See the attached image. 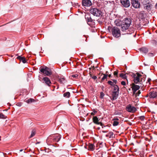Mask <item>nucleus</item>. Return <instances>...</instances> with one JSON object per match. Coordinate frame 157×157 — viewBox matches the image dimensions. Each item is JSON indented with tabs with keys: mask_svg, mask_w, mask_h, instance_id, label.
Masks as SVG:
<instances>
[{
	"mask_svg": "<svg viewBox=\"0 0 157 157\" xmlns=\"http://www.w3.org/2000/svg\"><path fill=\"white\" fill-rule=\"evenodd\" d=\"M149 97L153 103L157 105L156 101H157V88L156 87L151 88L150 92L149 93Z\"/></svg>",
	"mask_w": 157,
	"mask_h": 157,
	"instance_id": "f257e3e1",
	"label": "nucleus"
},
{
	"mask_svg": "<svg viewBox=\"0 0 157 157\" xmlns=\"http://www.w3.org/2000/svg\"><path fill=\"white\" fill-rule=\"evenodd\" d=\"M60 134H57L52 136H49L47 138L46 141L49 143H56L58 142L61 139Z\"/></svg>",
	"mask_w": 157,
	"mask_h": 157,
	"instance_id": "f03ea898",
	"label": "nucleus"
},
{
	"mask_svg": "<svg viewBox=\"0 0 157 157\" xmlns=\"http://www.w3.org/2000/svg\"><path fill=\"white\" fill-rule=\"evenodd\" d=\"M90 13L94 16L98 17H101L102 15V13L98 9L92 6L90 9Z\"/></svg>",
	"mask_w": 157,
	"mask_h": 157,
	"instance_id": "7ed1b4c3",
	"label": "nucleus"
},
{
	"mask_svg": "<svg viewBox=\"0 0 157 157\" xmlns=\"http://www.w3.org/2000/svg\"><path fill=\"white\" fill-rule=\"evenodd\" d=\"M126 23L124 24L122 22L121 23V30L122 31L124 32V34H131L133 32V30L131 31V29H129V28L130 26H128Z\"/></svg>",
	"mask_w": 157,
	"mask_h": 157,
	"instance_id": "20e7f679",
	"label": "nucleus"
},
{
	"mask_svg": "<svg viewBox=\"0 0 157 157\" xmlns=\"http://www.w3.org/2000/svg\"><path fill=\"white\" fill-rule=\"evenodd\" d=\"M40 70L41 73L47 76H49L52 74L51 69L46 66H41Z\"/></svg>",
	"mask_w": 157,
	"mask_h": 157,
	"instance_id": "39448f33",
	"label": "nucleus"
},
{
	"mask_svg": "<svg viewBox=\"0 0 157 157\" xmlns=\"http://www.w3.org/2000/svg\"><path fill=\"white\" fill-rule=\"evenodd\" d=\"M85 18L87 24L91 27H95V23L94 20L91 18L89 14H87L85 15Z\"/></svg>",
	"mask_w": 157,
	"mask_h": 157,
	"instance_id": "423d86ee",
	"label": "nucleus"
},
{
	"mask_svg": "<svg viewBox=\"0 0 157 157\" xmlns=\"http://www.w3.org/2000/svg\"><path fill=\"white\" fill-rule=\"evenodd\" d=\"M112 33L113 36L117 38L120 36V29L117 27H113L111 29Z\"/></svg>",
	"mask_w": 157,
	"mask_h": 157,
	"instance_id": "0eeeda50",
	"label": "nucleus"
},
{
	"mask_svg": "<svg viewBox=\"0 0 157 157\" xmlns=\"http://www.w3.org/2000/svg\"><path fill=\"white\" fill-rule=\"evenodd\" d=\"M92 120L93 122L95 124L98 125H100L102 126V128L106 126H105L104 124L102 123L99 122L100 119H98V117L97 116H94L93 117Z\"/></svg>",
	"mask_w": 157,
	"mask_h": 157,
	"instance_id": "6e6552de",
	"label": "nucleus"
},
{
	"mask_svg": "<svg viewBox=\"0 0 157 157\" xmlns=\"http://www.w3.org/2000/svg\"><path fill=\"white\" fill-rule=\"evenodd\" d=\"M121 6L125 8H128L130 6V4L129 0H120Z\"/></svg>",
	"mask_w": 157,
	"mask_h": 157,
	"instance_id": "1a4fd4ad",
	"label": "nucleus"
},
{
	"mask_svg": "<svg viewBox=\"0 0 157 157\" xmlns=\"http://www.w3.org/2000/svg\"><path fill=\"white\" fill-rule=\"evenodd\" d=\"M131 3L135 8H139L140 7V3L138 0H131Z\"/></svg>",
	"mask_w": 157,
	"mask_h": 157,
	"instance_id": "9d476101",
	"label": "nucleus"
},
{
	"mask_svg": "<svg viewBox=\"0 0 157 157\" xmlns=\"http://www.w3.org/2000/svg\"><path fill=\"white\" fill-rule=\"evenodd\" d=\"M126 109L128 112L132 113L135 112L137 110L136 107L132 106L130 105H129L126 107Z\"/></svg>",
	"mask_w": 157,
	"mask_h": 157,
	"instance_id": "9b49d317",
	"label": "nucleus"
},
{
	"mask_svg": "<svg viewBox=\"0 0 157 157\" xmlns=\"http://www.w3.org/2000/svg\"><path fill=\"white\" fill-rule=\"evenodd\" d=\"M42 80L44 81L43 82L48 86H50L52 84V82L49 78L47 77H44Z\"/></svg>",
	"mask_w": 157,
	"mask_h": 157,
	"instance_id": "f8f14e48",
	"label": "nucleus"
},
{
	"mask_svg": "<svg viewBox=\"0 0 157 157\" xmlns=\"http://www.w3.org/2000/svg\"><path fill=\"white\" fill-rule=\"evenodd\" d=\"M82 5L83 6H90L92 5V3L90 0H82Z\"/></svg>",
	"mask_w": 157,
	"mask_h": 157,
	"instance_id": "ddd939ff",
	"label": "nucleus"
},
{
	"mask_svg": "<svg viewBox=\"0 0 157 157\" xmlns=\"http://www.w3.org/2000/svg\"><path fill=\"white\" fill-rule=\"evenodd\" d=\"M119 92L113 91L111 93V98H110L112 101L116 100L118 98L119 95Z\"/></svg>",
	"mask_w": 157,
	"mask_h": 157,
	"instance_id": "4468645a",
	"label": "nucleus"
},
{
	"mask_svg": "<svg viewBox=\"0 0 157 157\" xmlns=\"http://www.w3.org/2000/svg\"><path fill=\"white\" fill-rule=\"evenodd\" d=\"M146 16V14L144 11L140 12L138 15V17L140 19L143 20L145 18Z\"/></svg>",
	"mask_w": 157,
	"mask_h": 157,
	"instance_id": "2eb2a0df",
	"label": "nucleus"
},
{
	"mask_svg": "<svg viewBox=\"0 0 157 157\" xmlns=\"http://www.w3.org/2000/svg\"><path fill=\"white\" fill-rule=\"evenodd\" d=\"M136 74L137 75V77H136V78L133 79V81L136 84H137L138 82H140V78L142 76V75L138 73H137Z\"/></svg>",
	"mask_w": 157,
	"mask_h": 157,
	"instance_id": "dca6fc26",
	"label": "nucleus"
},
{
	"mask_svg": "<svg viewBox=\"0 0 157 157\" xmlns=\"http://www.w3.org/2000/svg\"><path fill=\"white\" fill-rule=\"evenodd\" d=\"M152 6V4L151 3L148 2L144 5V9L146 10L149 12V11H150L151 10Z\"/></svg>",
	"mask_w": 157,
	"mask_h": 157,
	"instance_id": "f3484780",
	"label": "nucleus"
},
{
	"mask_svg": "<svg viewBox=\"0 0 157 157\" xmlns=\"http://www.w3.org/2000/svg\"><path fill=\"white\" fill-rule=\"evenodd\" d=\"M122 22H123V23H126L127 25H128V26H130L131 23V20L130 18L125 17L122 20Z\"/></svg>",
	"mask_w": 157,
	"mask_h": 157,
	"instance_id": "a211bd4d",
	"label": "nucleus"
},
{
	"mask_svg": "<svg viewBox=\"0 0 157 157\" xmlns=\"http://www.w3.org/2000/svg\"><path fill=\"white\" fill-rule=\"evenodd\" d=\"M17 59L24 63H25L27 62V60L25 57L22 56H18L17 57Z\"/></svg>",
	"mask_w": 157,
	"mask_h": 157,
	"instance_id": "6ab92c4d",
	"label": "nucleus"
},
{
	"mask_svg": "<svg viewBox=\"0 0 157 157\" xmlns=\"http://www.w3.org/2000/svg\"><path fill=\"white\" fill-rule=\"evenodd\" d=\"M132 90H135L136 91L138 90L140 88V86L139 85H135L134 83L132 84Z\"/></svg>",
	"mask_w": 157,
	"mask_h": 157,
	"instance_id": "aec40b11",
	"label": "nucleus"
},
{
	"mask_svg": "<svg viewBox=\"0 0 157 157\" xmlns=\"http://www.w3.org/2000/svg\"><path fill=\"white\" fill-rule=\"evenodd\" d=\"M139 50L140 52L144 53H147L148 52V49L147 48L144 47H143L140 48Z\"/></svg>",
	"mask_w": 157,
	"mask_h": 157,
	"instance_id": "412c9836",
	"label": "nucleus"
},
{
	"mask_svg": "<svg viewBox=\"0 0 157 157\" xmlns=\"http://www.w3.org/2000/svg\"><path fill=\"white\" fill-rule=\"evenodd\" d=\"M95 147L94 144H89V148L88 149V150L91 151H93L94 150Z\"/></svg>",
	"mask_w": 157,
	"mask_h": 157,
	"instance_id": "4be33fe9",
	"label": "nucleus"
},
{
	"mask_svg": "<svg viewBox=\"0 0 157 157\" xmlns=\"http://www.w3.org/2000/svg\"><path fill=\"white\" fill-rule=\"evenodd\" d=\"M59 81L60 83L64 84L66 82V79L64 77H61L59 78Z\"/></svg>",
	"mask_w": 157,
	"mask_h": 157,
	"instance_id": "5701e85b",
	"label": "nucleus"
},
{
	"mask_svg": "<svg viewBox=\"0 0 157 157\" xmlns=\"http://www.w3.org/2000/svg\"><path fill=\"white\" fill-rule=\"evenodd\" d=\"M152 124H155V125H156V121L157 120L156 119L155 117V115H152Z\"/></svg>",
	"mask_w": 157,
	"mask_h": 157,
	"instance_id": "b1692460",
	"label": "nucleus"
},
{
	"mask_svg": "<svg viewBox=\"0 0 157 157\" xmlns=\"http://www.w3.org/2000/svg\"><path fill=\"white\" fill-rule=\"evenodd\" d=\"M114 87L113 90L114 91L119 92V88L117 85H115L114 86H113Z\"/></svg>",
	"mask_w": 157,
	"mask_h": 157,
	"instance_id": "393cba45",
	"label": "nucleus"
},
{
	"mask_svg": "<svg viewBox=\"0 0 157 157\" xmlns=\"http://www.w3.org/2000/svg\"><path fill=\"white\" fill-rule=\"evenodd\" d=\"M126 74H127L126 73L125 74H124L123 73H121L119 75L120 77L122 78L123 79H126L128 81V80L127 79V76L126 75Z\"/></svg>",
	"mask_w": 157,
	"mask_h": 157,
	"instance_id": "a878e982",
	"label": "nucleus"
},
{
	"mask_svg": "<svg viewBox=\"0 0 157 157\" xmlns=\"http://www.w3.org/2000/svg\"><path fill=\"white\" fill-rule=\"evenodd\" d=\"M63 96L66 98H69L71 96V94L69 92H67L63 94Z\"/></svg>",
	"mask_w": 157,
	"mask_h": 157,
	"instance_id": "bb28decb",
	"label": "nucleus"
},
{
	"mask_svg": "<svg viewBox=\"0 0 157 157\" xmlns=\"http://www.w3.org/2000/svg\"><path fill=\"white\" fill-rule=\"evenodd\" d=\"M157 41L155 40H151V43L154 46H156L157 44Z\"/></svg>",
	"mask_w": 157,
	"mask_h": 157,
	"instance_id": "cd10ccee",
	"label": "nucleus"
},
{
	"mask_svg": "<svg viewBox=\"0 0 157 157\" xmlns=\"http://www.w3.org/2000/svg\"><path fill=\"white\" fill-rule=\"evenodd\" d=\"M35 101V100L33 99L30 98L28 100H27L26 102L27 103H31L32 102H34Z\"/></svg>",
	"mask_w": 157,
	"mask_h": 157,
	"instance_id": "c85d7f7f",
	"label": "nucleus"
},
{
	"mask_svg": "<svg viewBox=\"0 0 157 157\" xmlns=\"http://www.w3.org/2000/svg\"><path fill=\"white\" fill-rule=\"evenodd\" d=\"M130 75L134 79H135L136 78V77H137V75L136 74V73L134 74L132 72L130 73Z\"/></svg>",
	"mask_w": 157,
	"mask_h": 157,
	"instance_id": "c756f323",
	"label": "nucleus"
},
{
	"mask_svg": "<svg viewBox=\"0 0 157 157\" xmlns=\"http://www.w3.org/2000/svg\"><path fill=\"white\" fill-rule=\"evenodd\" d=\"M36 134V131L34 130H33L31 134V135L30 136V137H29V138H31L34 136Z\"/></svg>",
	"mask_w": 157,
	"mask_h": 157,
	"instance_id": "7c9ffc66",
	"label": "nucleus"
},
{
	"mask_svg": "<svg viewBox=\"0 0 157 157\" xmlns=\"http://www.w3.org/2000/svg\"><path fill=\"white\" fill-rule=\"evenodd\" d=\"M102 75H103V77L102 78H101V82H103V81L105 79H106L107 78V74H102Z\"/></svg>",
	"mask_w": 157,
	"mask_h": 157,
	"instance_id": "2f4dec72",
	"label": "nucleus"
},
{
	"mask_svg": "<svg viewBox=\"0 0 157 157\" xmlns=\"http://www.w3.org/2000/svg\"><path fill=\"white\" fill-rule=\"evenodd\" d=\"M7 117L6 116L3 114L2 113H0V118L3 119H5Z\"/></svg>",
	"mask_w": 157,
	"mask_h": 157,
	"instance_id": "473e14b6",
	"label": "nucleus"
},
{
	"mask_svg": "<svg viewBox=\"0 0 157 157\" xmlns=\"http://www.w3.org/2000/svg\"><path fill=\"white\" fill-rule=\"evenodd\" d=\"M107 83L108 84L110 85L111 86H114L115 84L113 83V82H112L111 81L109 80L108 81Z\"/></svg>",
	"mask_w": 157,
	"mask_h": 157,
	"instance_id": "72a5a7b5",
	"label": "nucleus"
},
{
	"mask_svg": "<svg viewBox=\"0 0 157 157\" xmlns=\"http://www.w3.org/2000/svg\"><path fill=\"white\" fill-rule=\"evenodd\" d=\"M119 122L116 121H114L113 123V126H116L119 124Z\"/></svg>",
	"mask_w": 157,
	"mask_h": 157,
	"instance_id": "f704fd0d",
	"label": "nucleus"
},
{
	"mask_svg": "<svg viewBox=\"0 0 157 157\" xmlns=\"http://www.w3.org/2000/svg\"><path fill=\"white\" fill-rule=\"evenodd\" d=\"M104 95H105V94L102 92H100V98L103 99Z\"/></svg>",
	"mask_w": 157,
	"mask_h": 157,
	"instance_id": "c9c22d12",
	"label": "nucleus"
},
{
	"mask_svg": "<svg viewBox=\"0 0 157 157\" xmlns=\"http://www.w3.org/2000/svg\"><path fill=\"white\" fill-rule=\"evenodd\" d=\"M109 138H113V132H109Z\"/></svg>",
	"mask_w": 157,
	"mask_h": 157,
	"instance_id": "e433bc0d",
	"label": "nucleus"
},
{
	"mask_svg": "<svg viewBox=\"0 0 157 157\" xmlns=\"http://www.w3.org/2000/svg\"><path fill=\"white\" fill-rule=\"evenodd\" d=\"M114 22H115V24H116V25H117V26L121 25V23H120V22H119L118 21H117V20L115 21Z\"/></svg>",
	"mask_w": 157,
	"mask_h": 157,
	"instance_id": "4c0bfd02",
	"label": "nucleus"
},
{
	"mask_svg": "<svg viewBox=\"0 0 157 157\" xmlns=\"http://www.w3.org/2000/svg\"><path fill=\"white\" fill-rule=\"evenodd\" d=\"M118 71H115L113 72V75L117 77H118Z\"/></svg>",
	"mask_w": 157,
	"mask_h": 157,
	"instance_id": "58836bf2",
	"label": "nucleus"
},
{
	"mask_svg": "<svg viewBox=\"0 0 157 157\" xmlns=\"http://www.w3.org/2000/svg\"><path fill=\"white\" fill-rule=\"evenodd\" d=\"M139 119L142 121H144L145 118L144 116H141L139 117Z\"/></svg>",
	"mask_w": 157,
	"mask_h": 157,
	"instance_id": "ea45409f",
	"label": "nucleus"
},
{
	"mask_svg": "<svg viewBox=\"0 0 157 157\" xmlns=\"http://www.w3.org/2000/svg\"><path fill=\"white\" fill-rule=\"evenodd\" d=\"M71 76L74 78H76L78 77V75L77 74L75 75H72Z\"/></svg>",
	"mask_w": 157,
	"mask_h": 157,
	"instance_id": "a19ab883",
	"label": "nucleus"
},
{
	"mask_svg": "<svg viewBox=\"0 0 157 157\" xmlns=\"http://www.w3.org/2000/svg\"><path fill=\"white\" fill-rule=\"evenodd\" d=\"M148 56H154V54L152 53H149L148 54Z\"/></svg>",
	"mask_w": 157,
	"mask_h": 157,
	"instance_id": "79ce46f5",
	"label": "nucleus"
},
{
	"mask_svg": "<svg viewBox=\"0 0 157 157\" xmlns=\"http://www.w3.org/2000/svg\"><path fill=\"white\" fill-rule=\"evenodd\" d=\"M121 83L122 85L125 86L126 85V82L124 81H122L121 82Z\"/></svg>",
	"mask_w": 157,
	"mask_h": 157,
	"instance_id": "37998d69",
	"label": "nucleus"
},
{
	"mask_svg": "<svg viewBox=\"0 0 157 157\" xmlns=\"http://www.w3.org/2000/svg\"><path fill=\"white\" fill-rule=\"evenodd\" d=\"M140 93L141 92L139 90L136 92V95H137V96H139V94H140Z\"/></svg>",
	"mask_w": 157,
	"mask_h": 157,
	"instance_id": "c03bdc74",
	"label": "nucleus"
},
{
	"mask_svg": "<svg viewBox=\"0 0 157 157\" xmlns=\"http://www.w3.org/2000/svg\"><path fill=\"white\" fill-rule=\"evenodd\" d=\"M111 80L113 81V83H115V84H116L117 83V81L116 80V79H111Z\"/></svg>",
	"mask_w": 157,
	"mask_h": 157,
	"instance_id": "a18cd8bd",
	"label": "nucleus"
},
{
	"mask_svg": "<svg viewBox=\"0 0 157 157\" xmlns=\"http://www.w3.org/2000/svg\"><path fill=\"white\" fill-rule=\"evenodd\" d=\"M22 103L21 102L17 103L16 105L19 106H21V105Z\"/></svg>",
	"mask_w": 157,
	"mask_h": 157,
	"instance_id": "49530a36",
	"label": "nucleus"
},
{
	"mask_svg": "<svg viewBox=\"0 0 157 157\" xmlns=\"http://www.w3.org/2000/svg\"><path fill=\"white\" fill-rule=\"evenodd\" d=\"M93 79L95 80L97 78V77L96 76H93L91 77Z\"/></svg>",
	"mask_w": 157,
	"mask_h": 157,
	"instance_id": "de8ad7c7",
	"label": "nucleus"
},
{
	"mask_svg": "<svg viewBox=\"0 0 157 157\" xmlns=\"http://www.w3.org/2000/svg\"><path fill=\"white\" fill-rule=\"evenodd\" d=\"M113 120L114 121H118L119 119L117 118H114L113 119Z\"/></svg>",
	"mask_w": 157,
	"mask_h": 157,
	"instance_id": "09e8293b",
	"label": "nucleus"
},
{
	"mask_svg": "<svg viewBox=\"0 0 157 157\" xmlns=\"http://www.w3.org/2000/svg\"><path fill=\"white\" fill-rule=\"evenodd\" d=\"M132 91H133V94H136V90H132Z\"/></svg>",
	"mask_w": 157,
	"mask_h": 157,
	"instance_id": "8fccbe9b",
	"label": "nucleus"
},
{
	"mask_svg": "<svg viewBox=\"0 0 157 157\" xmlns=\"http://www.w3.org/2000/svg\"><path fill=\"white\" fill-rule=\"evenodd\" d=\"M89 74H90V76L91 77H92V76H93V74H92V73H91V72H90L89 73Z\"/></svg>",
	"mask_w": 157,
	"mask_h": 157,
	"instance_id": "3c124183",
	"label": "nucleus"
},
{
	"mask_svg": "<svg viewBox=\"0 0 157 157\" xmlns=\"http://www.w3.org/2000/svg\"><path fill=\"white\" fill-rule=\"evenodd\" d=\"M151 79L150 78H148V79H147V82H150V81H151Z\"/></svg>",
	"mask_w": 157,
	"mask_h": 157,
	"instance_id": "603ef678",
	"label": "nucleus"
},
{
	"mask_svg": "<svg viewBox=\"0 0 157 157\" xmlns=\"http://www.w3.org/2000/svg\"><path fill=\"white\" fill-rule=\"evenodd\" d=\"M98 22H99L100 24L102 23V21H101L100 20H97Z\"/></svg>",
	"mask_w": 157,
	"mask_h": 157,
	"instance_id": "864d4df0",
	"label": "nucleus"
},
{
	"mask_svg": "<svg viewBox=\"0 0 157 157\" xmlns=\"http://www.w3.org/2000/svg\"><path fill=\"white\" fill-rule=\"evenodd\" d=\"M102 132L103 133H106L108 132V131H102Z\"/></svg>",
	"mask_w": 157,
	"mask_h": 157,
	"instance_id": "5fc2aeb1",
	"label": "nucleus"
},
{
	"mask_svg": "<svg viewBox=\"0 0 157 157\" xmlns=\"http://www.w3.org/2000/svg\"><path fill=\"white\" fill-rule=\"evenodd\" d=\"M108 77H109V78H111V77H112V76H111V74H109V75H108Z\"/></svg>",
	"mask_w": 157,
	"mask_h": 157,
	"instance_id": "6e6d98bb",
	"label": "nucleus"
},
{
	"mask_svg": "<svg viewBox=\"0 0 157 157\" xmlns=\"http://www.w3.org/2000/svg\"><path fill=\"white\" fill-rule=\"evenodd\" d=\"M91 115H94L95 114L93 112H92L91 113Z\"/></svg>",
	"mask_w": 157,
	"mask_h": 157,
	"instance_id": "4d7b16f0",
	"label": "nucleus"
},
{
	"mask_svg": "<svg viewBox=\"0 0 157 157\" xmlns=\"http://www.w3.org/2000/svg\"><path fill=\"white\" fill-rule=\"evenodd\" d=\"M109 133H108V134L106 135V136L109 137Z\"/></svg>",
	"mask_w": 157,
	"mask_h": 157,
	"instance_id": "13d9d810",
	"label": "nucleus"
},
{
	"mask_svg": "<svg viewBox=\"0 0 157 157\" xmlns=\"http://www.w3.org/2000/svg\"><path fill=\"white\" fill-rule=\"evenodd\" d=\"M149 94H147L146 96V97H149Z\"/></svg>",
	"mask_w": 157,
	"mask_h": 157,
	"instance_id": "bf43d9fd",
	"label": "nucleus"
},
{
	"mask_svg": "<svg viewBox=\"0 0 157 157\" xmlns=\"http://www.w3.org/2000/svg\"><path fill=\"white\" fill-rule=\"evenodd\" d=\"M108 72L107 71H106V72L105 74H107V76H108Z\"/></svg>",
	"mask_w": 157,
	"mask_h": 157,
	"instance_id": "052dcab7",
	"label": "nucleus"
},
{
	"mask_svg": "<svg viewBox=\"0 0 157 157\" xmlns=\"http://www.w3.org/2000/svg\"><path fill=\"white\" fill-rule=\"evenodd\" d=\"M92 68H94V66H91V67H90L89 69H90V70H91V69Z\"/></svg>",
	"mask_w": 157,
	"mask_h": 157,
	"instance_id": "680f3d73",
	"label": "nucleus"
},
{
	"mask_svg": "<svg viewBox=\"0 0 157 157\" xmlns=\"http://www.w3.org/2000/svg\"><path fill=\"white\" fill-rule=\"evenodd\" d=\"M145 128H148V127H147V125H145Z\"/></svg>",
	"mask_w": 157,
	"mask_h": 157,
	"instance_id": "e2e57ef3",
	"label": "nucleus"
},
{
	"mask_svg": "<svg viewBox=\"0 0 157 157\" xmlns=\"http://www.w3.org/2000/svg\"><path fill=\"white\" fill-rule=\"evenodd\" d=\"M153 146L155 147V148L156 147V146H155V144H154Z\"/></svg>",
	"mask_w": 157,
	"mask_h": 157,
	"instance_id": "0e129e2a",
	"label": "nucleus"
},
{
	"mask_svg": "<svg viewBox=\"0 0 157 157\" xmlns=\"http://www.w3.org/2000/svg\"><path fill=\"white\" fill-rule=\"evenodd\" d=\"M155 113L154 112H152V115H153V114H155Z\"/></svg>",
	"mask_w": 157,
	"mask_h": 157,
	"instance_id": "69168bd1",
	"label": "nucleus"
},
{
	"mask_svg": "<svg viewBox=\"0 0 157 157\" xmlns=\"http://www.w3.org/2000/svg\"><path fill=\"white\" fill-rule=\"evenodd\" d=\"M100 127H98V128H97V129H98V130H100Z\"/></svg>",
	"mask_w": 157,
	"mask_h": 157,
	"instance_id": "338daca9",
	"label": "nucleus"
},
{
	"mask_svg": "<svg viewBox=\"0 0 157 157\" xmlns=\"http://www.w3.org/2000/svg\"><path fill=\"white\" fill-rule=\"evenodd\" d=\"M97 112L96 111H94V112H93V113H96Z\"/></svg>",
	"mask_w": 157,
	"mask_h": 157,
	"instance_id": "774afa93",
	"label": "nucleus"
}]
</instances>
